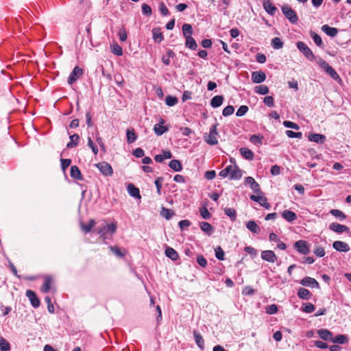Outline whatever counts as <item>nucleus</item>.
I'll return each mask as SVG.
<instances>
[{
    "label": "nucleus",
    "mask_w": 351,
    "mask_h": 351,
    "mask_svg": "<svg viewBox=\"0 0 351 351\" xmlns=\"http://www.w3.org/2000/svg\"><path fill=\"white\" fill-rule=\"evenodd\" d=\"M169 130L167 126L162 125L160 124H156L154 126V131L157 136H161Z\"/></svg>",
    "instance_id": "72a5a7b5"
},
{
    "label": "nucleus",
    "mask_w": 351,
    "mask_h": 351,
    "mask_svg": "<svg viewBox=\"0 0 351 351\" xmlns=\"http://www.w3.org/2000/svg\"><path fill=\"white\" fill-rule=\"evenodd\" d=\"M332 247L336 251L340 252H347L350 250L349 245L341 241H334L332 243Z\"/></svg>",
    "instance_id": "4468645a"
},
{
    "label": "nucleus",
    "mask_w": 351,
    "mask_h": 351,
    "mask_svg": "<svg viewBox=\"0 0 351 351\" xmlns=\"http://www.w3.org/2000/svg\"><path fill=\"white\" fill-rule=\"evenodd\" d=\"M245 184L249 185L254 193H262L259 184L256 182L252 177H246L245 178Z\"/></svg>",
    "instance_id": "1a4fd4ad"
},
{
    "label": "nucleus",
    "mask_w": 351,
    "mask_h": 351,
    "mask_svg": "<svg viewBox=\"0 0 351 351\" xmlns=\"http://www.w3.org/2000/svg\"><path fill=\"white\" fill-rule=\"evenodd\" d=\"M266 79V75L264 72L259 71H254L252 73V81L255 84H260L264 82Z\"/></svg>",
    "instance_id": "dca6fc26"
},
{
    "label": "nucleus",
    "mask_w": 351,
    "mask_h": 351,
    "mask_svg": "<svg viewBox=\"0 0 351 351\" xmlns=\"http://www.w3.org/2000/svg\"><path fill=\"white\" fill-rule=\"evenodd\" d=\"M313 252L318 257H323L325 255V250L321 246H316Z\"/></svg>",
    "instance_id": "e2e57ef3"
},
{
    "label": "nucleus",
    "mask_w": 351,
    "mask_h": 351,
    "mask_svg": "<svg viewBox=\"0 0 351 351\" xmlns=\"http://www.w3.org/2000/svg\"><path fill=\"white\" fill-rule=\"evenodd\" d=\"M10 346L9 342L3 337H0V350L1 351H10Z\"/></svg>",
    "instance_id": "49530a36"
},
{
    "label": "nucleus",
    "mask_w": 351,
    "mask_h": 351,
    "mask_svg": "<svg viewBox=\"0 0 351 351\" xmlns=\"http://www.w3.org/2000/svg\"><path fill=\"white\" fill-rule=\"evenodd\" d=\"M297 47L300 50L301 53L310 61H313L315 60V56L313 54L311 49L304 43L302 41H298L297 43Z\"/></svg>",
    "instance_id": "20e7f679"
},
{
    "label": "nucleus",
    "mask_w": 351,
    "mask_h": 351,
    "mask_svg": "<svg viewBox=\"0 0 351 351\" xmlns=\"http://www.w3.org/2000/svg\"><path fill=\"white\" fill-rule=\"evenodd\" d=\"M286 134L289 138H301L302 137V132H295L292 130H287Z\"/></svg>",
    "instance_id": "13d9d810"
},
{
    "label": "nucleus",
    "mask_w": 351,
    "mask_h": 351,
    "mask_svg": "<svg viewBox=\"0 0 351 351\" xmlns=\"http://www.w3.org/2000/svg\"><path fill=\"white\" fill-rule=\"evenodd\" d=\"M283 125L285 127L288 128H291V129H294V130L300 129V127L298 124H296L295 123H293L292 121H285L283 122Z\"/></svg>",
    "instance_id": "680f3d73"
},
{
    "label": "nucleus",
    "mask_w": 351,
    "mask_h": 351,
    "mask_svg": "<svg viewBox=\"0 0 351 351\" xmlns=\"http://www.w3.org/2000/svg\"><path fill=\"white\" fill-rule=\"evenodd\" d=\"M223 101V97L222 95H216L213 97L210 101V105L213 108L219 107Z\"/></svg>",
    "instance_id": "473e14b6"
},
{
    "label": "nucleus",
    "mask_w": 351,
    "mask_h": 351,
    "mask_svg": "<svg viewBox=\"0 0 351 351\" xmlns=\"http://www.w3.org/2000/svg\"><path fill=\"white\" fill-rule=\"evenodd\" d=\"M234 108L232 106H228L223 110L222 114L224 117H228L233 114Z\"/></svg>",
    "instance_id": "bf43d9fd"
},
{
    "label": "nucleus",
    "mask_w": 351,
    "mask_h": 351,
    "mask_svg": "<svg viewBox=\"0 0 351 351\" xmlns=\"http://www.w3.org/2000/svg\"><path fill=\"white\" fill-rule=\"evenodd\" d=\"M271 46L275 49H279L282 48L283 47V42L282 41L281 38L278 37H275L271 40Z\"/></svg>",
    "instance_id": "a19ab883"
},
{
    "label": "nucleus",
    "mask_w": 351,
    "mask_h": 351,
    "mask_svg": "<svg viewBox=\"0 0 351 351\" xmlns=\"http://www.w3.org/2000/svg\"><path fill=\"white\" fill-rule=\"evenodd\" d=\"M201 230L208 235H211L214 231L213 226L208 222L202 221L199 223Z\"/></svg>",
    "instance_id": "c756f323"
},
{
    "label": "nucleus",
    "mask_w": 351,
    "mask_h": 351,
    "mask_svg": "<svg viewBox=\"0 0 351 351\" xmlns=\"http://www.w3.org/2000/svg\"><path fill=\"white\" fill-rule=\"evenodd\" d=\"M348 341V338L346 335H337L335 337H332L331 341L332 343H337L339 344H344L347 343Z\"/></svg>",
    "instance_id": "e433bc0d"
},
{
    "label": "nucleus",
    "mask_w": 351,
    "mask_h": 351,
    "mask_svg": "<svg viewBox=\"0 0 351 351\" xmlns=\"http://www.w3.org/2000/svg\"><path fill=\"white\" fill-rule=\"evenodd\" d=\"M164 178L162 177H158L155 180L154 184L157 189V193L158 195H161V188Z\"/></svg>",
    "instance_id": "603ef678"
},
{
    "label": "nucleus",
    "mask_w": 351,
    "mask_h": 351,
    "mask_svg": "<svg viewBox=\"0 0 351 351\" xmlns=\"http://www.w3.org/2000/svg\"><path fill=\"white\" fill-rule=\"evenodd\" d=\"M330 213L335 217L336 218H338L339 220H343L346 218V215L340 210L338 209H332L330 210Z\"/></svg>",
    "instance_id": "8fccbe9b"
},
{
    "label": "nucleus",
    "mask_w": 351,
    "mask_h": 351,
    "mask_svg": "<svg viewBox=\"0 0 351 351\" xmlns=\"http://www.w3.org/2000/svg\"><path fill=\"white\" fill-rule=\"evenodd\" d=\"M70 142H69L66 145L67 148H73L78 145V141L80 139V136L78 134H75L69 137Z\"/></svg>",
    "instance_id": "c9c22d12"
},
{
    "label": "nucleus",
    "mask_w": 351,
    "mask_h": 351,
    "mask_svg": "<svg viewBox=\"0 0 351 351\" xmlns=\"http://www.w3.org/2000/svg\"><path fill=\"white\" fill-rule=\"evenodd\" d=\"M263 136L259 134H253L250 137V141L253 144L260 146L263 144Z\"/></svg>",
    "instance_id": "58836bf2"
},
{
    "label": "nucleus",
    "mask_w": 351,
    "mask_h": 351,
    "mask_svg": "<svg viewBox=\"0 0 351 351\" xmlns=\"http://www.w3.org/2000/svg\"><path fill=\"white\" fill-rule=\"evenodd\" d=\"M169 167L175 171H181L182 169V165L180 160H172L169 163Z\"/></svg>",
    "instance_id": "f704fd0d"
},
{
    "label": "nucleus",
    "mask_w": 351,
    "mask_h": 351,
    "mask_svg": "<svg viewBox=\"0 0 351 351\" xmlns=\"http://www.w3.org/2000/svg\"><path fill=\"white\" fill-rule=\"evenodd\" d=\"M230 176V180H239L242 177V171L237 165H228L219 172V176Z\"/></svg>",
    "instance_id": "f257e3e1"
},
{
    "label": "nucleus",
    "mask_w": 351,
    "mask_h": 351,
    "mask_svg": "<svg viewBox=\"0 0 351 351\" xmlns=\"http://www.w3.org/2000/svg\"><path fill=\"white\" fill-rule=\"evenodd\" d=\"M294 248L299 253L306 255L310 253V249L309 246L308 245L307 241L304 240H300L296 241L294 243Z\"/></svg>",
    "instance_id": "6e6552de"
},
{
    "label": "nucleus",
    "mask_w": 351,
    "mask_h": 351,
    "mask_svg": "<svg viewBox=\"0 0 351 351\" xmlns=\"http://www.w3.org/2000/svg\"><path fill=\"white\" fill-rule=\"evenodd\" d=\"M127 142L130 144L137 139V135L133 128L128 129L126 131Z\"/></svg>",
    "instance_id": "2f4dec72"
},
{
    "label": "nucleus",
    "mask_w": 351,
    "mask_h": 351,
    "mask_svg": "<svg viewBox=\"0 0 351 351\" xmlns=\"http://www.w3.org/2000/svg\"><path fill=\"white\" fill-rule=\"evenodd\" d=\"M142 12L146 16H151L152 13L151 7L146 3H143L142 5Z\"/></svg>",
    "instance_id": "0e129e2a"
},
{
    "label": "nucleus",
    "mask_w": 351,
    "mask_h": 351,
    "mask_svg": "<svg viewBox=\"0 0 351 351\" xmlns=\"http://www.w3.org/2000/svg\"><path fill=\"white\" fill-rule=\"evenodd\" d=\"M182 29L183 35L185 38H186V36H191V34H193V28L190 24L184 23L182 25Z\"/></svg>",
    "instance_id": "79ce46f5"
},
{
    "label": "nucleus",
    "mask_w": 351,
    "mask_h": 351,
    "mask_svg": "<svg viewBox=\"0 0 351 351\" xmlns=\"http://www.w3.org/2000/svg\"><path fill=\"white\" fill-rule=\"evenodd\" d=\"M240 153L241 156L247 160H252L254 159V154L252 151L246 147H242L240 149Z\"/></svg>",
    "instance_id": "cd10ccee"
},
{
    "label": "nucleus",
    "mask_w": 351,
    "mask_h": 351,
    "mask_svg": "<svg viewBox=\"0 0 351 351\" xmlns=\"http://www.w3.org/2000/svg\"><path fill=\"white\" fill-rule=\"evenodd\" d=\"M200 215L202 217V218L205 219H208L210 217V213H209L208 210L206 207H202L200 208Z\"/></svg>",
    "instance_id": "338daca9"
},
{
    "label": "nucleus",
    "mask_w": 351,
    "mask_h": 351,
    "mask_svg": "<svg viewBox=\"0 0 351 351\" xmlns=\"http://www.w3.org/2000/svg\"><path fill=\"white\" fill-rule=\"evenodd\" d=\"M298 296L302 300H308L311 297V293L308 289L300 287L298 291Z\"/></svg>",
    "instance_id": "7c9ffc66"
},
{
    "label": "nucleus",
    "mask_w": 351,
    "mask_h": 351,
    "mask_svg": "<svg viewBox=\"0 0 351 351\" xmlns=\"http://www.w3.org/2000/svg\"><path fill=\"white\" fill-rule=\"evenodd\" d=\"M329 228L330 230L337 233H341L349 230L348 227H347L346 226L341 225L335 222L330 223L329 226Z\"/></svg>",
    "instance_id": "a211bd4d"
},
{
    "label": "nucleus",
    "mask_w": 351,
    "mask_h": 351,
    "mask_svg": "<svg viewBox=\"0 0 351 351\" xmlns=\"http://www.w3.org/2000/svg\"><path fill=\"white\" fill-rule=\"evenodd\" d=\"M282 12L290 23L295 24L298 21L296 12L288 5L284 4L282 6Z\"/></svg>",
    "instance_id": "7ed1b4c3"
},
{
    "label": "nucleus",
    "mask_w": 351,
    "mask_h": 351,
    "mask_svg": "<svg viewBox=\"0 0 351 351\" xmlns=\"http://www.w3.org/2000/svg\"><path fill=\"white\" fill-rule=\"evenodd\" d=\"M165 253V255L172 261H177L179 258L178 252L171 247H167Z\"/></svg>",
    "instance_id": "b1692460"
},
{
    "label": "nucleus",
    "mask_w": 351,
    "mask_h": 351,
    "mask_svg": "<svg viewBox=\"0 0 351 351\" xmlns=\"http://www.w3.org/2000/svg\"><path fill=\"white\" fill-rule=\"evenodd\" d=\"M160 215L162 217H165V219H170L172 217V216L174 215V213L171 210H170L169 208H166L165 207H162L161 212H160Z\"/></svg>",
    "instance_id": "09e8293b"
},
{
    "label": "nucleus",
    "mask_w": 351,
    "mask_h": 351,
    "mask_svg": "<svg viewBox=\"0 0 351 351\" xmlns=\"http://www.w3.org/2000/svg\"><path fill=\"white\" fill-rule=\"evenodd\" d=\"M193 337L197 347L203 350L204 348V340L202 336L197 330H194Z\"/></svg>",
    "instance_id": "393cba45"
},
{
    "label": "nucleus",
    "mask_w": 351,
    "mask_h": 351,
    "mask_svg": "<svg viewBox=\"0 0 351 351\" xmlns=\"http://www.w3.org/2000/svg\"><path fill=\"white\" fill-rule=\"evenodd\" d=\"M117 230V225L115 223L104 224L97 229V232L101 237L106 238V234L110 233L114 234Z\"/></svg>",
    "instance_id": "423d86ee"
},
{
    "label": "nucleus",
    "mask_w": 351,
    "mask_h": 351,
    "mask_svg": "<svg viewBox=\"0 0 351 351\" xmlns=\"http://www.w3.org/2000/svg\"><path fill=\"white\" fill-rule=\"evenodd\" d=\"M308 140L318 144H323L326 141V136L321 134H310L308 135Z\"/></svg>",
    "instance_id": "6ab92c4d"
},
{
    "label": "nucleus",
    "mask_w": 351,
    "mask_h": 351,
    "mask_svg": "<svg viewBox=\"0 0 351 351\" xmlns=\"http://www.w3.org/2000/svg\"><path fill=\"white\" fill-rule=\"evenodd\" d=\"M310 35H311L312 39L313 40V41L315 42V43L318 47L324 46L321 37L317 34H316L315 32L311 31Z\"/></svg>",
    "instance_id": "37998d69"
},
{
    "label": "nucleus",
    "mask_w": 351,
    "mask_h": 351,
    "mask_svg": "<svg viewBox=\"0 0 351 351\" xmlns=\"http://www.w3.org/2000/svg\"><path fill=\"white\" fill-rule=\"evenodd\" d=\"M250 199L254 202H258L261 206L267 210L271 208L270 204L267 202V199L265 196L252 195H250Z\"/></svg>",
    "instance_id": "9b49d317"
},
{
    "label": "nucleus",
    "mask_w": 351,
    "mask_h": 351,
    "mask_svg": "<svg viewBox=\"0 0 351 351\" xmlns=\"http://www.w3.org/2000/svg\"><path fill=\"white\" fill-rule=\"evenodd\" d=\"M254 90L258 94L267 95L269 93V88L265 85H260L255 86Z\"/></svg>",
    "instance_id": "de8ad7c7"
},
{
    "label": "nucleus",
    "mask_w": 351,
    "mask_h": 351,
    "mask_svg": "<svg viewBox=\"0 0 351 351\" xmlns=\"http://www.w3.org/2000/svg\"><path fill=\"white\" fill-rule=\"evenodd\" d=\"M322 30L328 36H330L331 37H335L338 34V29L337 28L330 27L328 25H324L322 27Z\"/></svg>",
    "instance_id": "4be33fe9"
},
{
    "label": "nucleus",
    "mask_w": 351,
    "mask_h": 351,
    "mask_svg": "<svg viewBox=\"0 0 351 351\" xmlns=\"http://www.w3.org/2000/svg\"><path fill=\"white\" fill-rule=\"evenodd\" d=\"M186 47L195 50L197 49V43L195 39L191 36H186Z\"/></svg>",
    "instance_id": "ea45409f"
},
{
    "label": "nucleus",
    "mask_w": 351,
    "mask_h": 351,
    "mask_svg": "<svg viewBox=\"0 0 351 351\" xmlns=\"http://www.w3.org/2000/svg\"><path fill=\"white\" fill-rule=\"evenodd\" d=\"M128 191L129 194L134 197L140 199L141 197L140 195V191L134 184H129L128 186Z\"/></svg>",
    "instance_id": "a878e982"
},
{
    "label": "nucleus",
    "mask_w": 351,
    "mask_h": 351,
    "mask_svg": "<svg viewBox=\"0 0 351 351\" xmlns=\"http://www.w3.org/2000/svg\"><path fill=\"white\" fill-rule=\"evenodd\" d=\"M153 39L157 43H160L163 39V35L159 28H154L152 29Z\"/></svg>",
    "instance_id": "c85d7f7f"
},
{
    "label": "nucleus",
    "mask_w": 351,
    "mask_h": 351,
    "mask_svg": "<svg viewBox=\"0 0 351 351\" xmlns=\"http://www.w3.org/2000/svg\"><path fill=\"white\" fill-rule=\"evenodd\" d=\"M263 5L269 14L274 16L276 14L277 8L270 0H264Z\"/></svg>",
    "instance_id": "f3484780"
},
{
    "label": "nucleus",
    "mask_w": 351,
    "mask_h": 351,
    "mask_svg": "<svg viewBox=\"0 0 351 351\" xmlns=\"http://www.w3.org/2000/svg\"><path fill=\"white\" fill-rule=\"evenodd\" d=\"M248 110H249V108L247 106H245V105L241 106L239 108V109L237 110V111L236 112V115L237 117H242L247 113Z\"/></svg>",
    "instance_id": "4d7b16f0"
},
{
    "label": "nucleus",
    "mask_w": 351,
    "mask_h": 351,
    "mask_svg": "<svg viewBox=\"0 0 351 351\" xmlns=\"http://www.w3.org/2000/svg\"><path fill=\"white\" fill-rule=\"evenodd\" d=\"M218 124L212 125L210 128L209 134L204 136L205 141L210 145H215L218 143L217 136L218 132L217 130Z\"/></svg>",
    "instance_id": "f03ea898"
},
{
    "label": "nucleus",
    "mask_w": 351,
    "mask_h": 351,
    "mask_svg": "<svg viewBox=\"0 0 351 351\" xmlns=\"http://www.w3.org/2000/svg\"><path fill=\"white\" fill-rule=\"evenodd\" d=\"M246 228L252 233L258 234L261 231L260 227L254 221H248L246 223Z\"/></svg>",
    "instance_id": "bb28decb"
},
{
    "label": "nucleus",
    "mask_w": 351,
    "mask_h": 351,
    "mask_svg": "<svg viewBox=\"0 0 351 351\" xmlns=\"http://www.w3.org/2000/svg\"><path fill=\"white\" fill-rule=\"evenodd\" d=\"M95 220L91 219L89 220V221L87 224L81 223L80 226H81L82 230L84 232L87 233V232H89L91 231V230L95 226Z\"/></svg>",
    "instance_id": "4c0bfd02"
},
{
    "label": "nucleus",
    "mask_w": 351,
    "mask_h": 351,
    "mask_svg": "<svg viewBox=\"0 0 351 351\" xmlns=\"http://www.w3.org/2000/svg\"><path fill=\"white\" fill-rule=\"evenodd\" d=\"M159 10L163 16H167L169 14L168 8L162 1L159 3Z\"/></svg>",
    "instance_id": "69168bd1"
},
{
    "label": "nucleus",
    "mask_w": 351,
    "mask_h": 351,
    "mask_svg": "<svg viewBox=\"0 0 351 351\" xmlns=\"http://www.w3.org/2000/svg\"><path fill=\"white\" fill-rule=\"evenodd\" d=\"M111 52L116 56H120L123 54V49L117 43H114L110 46Z\"/></svg>",
    "instance_id": "c03bdc74"
},
{
    "label": "nucleus",
    "mask_w": 351,
    "mask_h": 351,
    "mask_svg": "<svg viewBox=\"0 0 351 351\" xmlns=\"http://www.w3.org/2000/svg\"><path fill=\"white\" fill-rule=\"evenodd\" d=\"M51 282V278L49 276H46L45 278L44 283L41 287V291L43 293H47L50 289V285Z\"/></svg>",
    "instance_id": "a18cd8bd"
},
{
    "label": "nucleus",
    "mask_w": 351,
    "mask_h": 351,
    "mask_svg": "<svg viewBox=\"0 0 351 351\" xmlns=\"http://www.w3.org/2000/svg\"><path fill=\"white\" fill-rule=\"evenodd\" d=\"M319 65L323 69L333 80H340V77L335 70L330 66L328 62L322 59H319Z\"/></svg>",
    "instance_id": "39448f33"
},
{
    "label": "nucleus",
    "mask_w": 351,
    "mask_h": 351,
    "mask_svg": "<svg viewBox=\"0 0 351 351\" xmlns=\"http://www.w3.org/2000/svg\"><path fill=\"white\" fill-rule=\"evenodd\" d=\"M302 310L304 313H311L315 311V306L311 303H304L302 306Z\"/></svg>",
    "instance_id": "3c124183"
},
{
    "label": "nucleus",
    "mask_w": 351,
    "mask_h": 351,
    "mask_svg": "<svg viewBox=\"0 0 351 351\" xmlns=\"http://www.w3.org/2000/svg\"><path fill=\"white\" fill-rule=\"evenodd\" d=\"M82 75L83 70L77 66H75L68 77V83L72 84Z\"/></svg>",
    "instance_id": "f8f14e48"
},
{
    "label": "nucleus",
    "mask_w": 351,
    "mask_h": 351,
    "mask_svg": "<svg viewBox=\"0 0 351 351\" xmlns=\"http://www.w3.org/2000/svg\"><path fill=\"white\" fill-rule=\"evenodd\" d=\"M261 258L269 263H274L277 261L278 257L272 250H264L261 252Z\"/></svg>",
    "instance_id": "9d476101"
},
{
    "label": "nucleus",
    "mask_w": 351,
    "mask_h": 351,
    "mask_svg": "<svg viewBox=\"0 0 351 351\" xmlns=\"http://www.w3.org/2000/svg\"><path fill=\"white\" fill-rule=\"evenodd\" d=\"M263 102L268 107H273L274 105V98L271 96H267L264 97Z\"/></svg>",
    "instance_id": "774afa93"
},
{
    "label": "nucleus",
    "mask_w": 351,
    "mask_h": 351,
    "mask_svg": "<svg viewBox=\"0 0 351 351\" xmlns=\"http://www.w3.org/2000/svg\"><path fill=\"white\" fill-rule=\"evenodd\" d=\"M26 296L29 298L30 300L31 304L34 308H38L40 306V300L36 296L34 291L32 290H27L26 291Z\"/></svg>",
    "instance_id": "2eb2a0df"
},
{
    "label": "nucleus",
    "mask_w": 351,
    "mask_h": 351,
    "mask_svg": "<svg viewBox=\"0 0 351 351\" xmlns=\"http://www.w3.org/2000/svg\"><path fill=\"white\" fill-rule=\"evenodd\" d=\"M165 103L169 106H173L178 103V99L176 97L168 95L165 98Z\"/></svg>",
    "instance_id": "864d4df0"
},
{
    "label": "nucleus",
    "mask_w": 351,
    "mask_h": 351,
    "mask_svg": "<svg viewBox=\"0 0 351 351\" xmlns=\"http://www.w3.org/2000/svg\"><path fill=\"white\" fill-rule=\"evenodd\" d=\"M278 309L276 304H271L266 307V313L269 315H273L278 312Z\"/></svg>",
    "instance_id": "052dcab7"
},
{
    "label": "nucleus",
    "mask_w": 351,
    "mask_h": 351,
    "mask_svg": "<svg viewBox=\"0 0 351 351\" xmlns=\"http://www.w3.org/2000/svg\"><path fill=\"white\" fill-rule=\"evenodd\" d=\"M224 212L226 215L230 217L232 221L236 219V211L234 208H224Z\"/></svg>",
    "instance_id": "6e6d98bb"
},
{
    "label": "nucleus",
    "mask_w": 351,
    "mask_h": 351,
    "mask_svg": "<svg viewBox=\"0 0 351 351\" xmlns=\"http://www.w3.org/2000/svg\"><path fill=\"white\" fill-rule=\"evenodd\" d=\"M95 166L104 176H110L113 173L111 165L107 162L97 163Z\"/></svg>",
    "instance_id": "0eeeda50"
},
{
    "label": "nucleus",
    "mask_w": 351,
    "mask_h": 351,
    "mask_svg": "<svg viewBox=\"0 0 351 351\" xmlns=\"http://www.w3.org/2000/svg\"><path fill=\"white\" fill-rule=\"evenodd\" d=\"M319 337L324 341H331L332 333L327 329H319L317 330Z\"/></svg>",
    "instance_id": "aec40b11"
},
{
    "label": "nucleus",
    "mask_w": 351,
    "mask_h": 351,
    "mask_svg": "<svg viewBox=\"0 0 351 351\" xmlns=\"http://www.w3.org/2000/svg\"><path fill=\"white\" fill-rule=\"evenodd\" d=\"M70 175H71V177L73 178V179H75L77 180H83V176L81 173L80 169L75 165L71 166Z\"/></svg>",
    "instance_id": "412c9836"
},
{
    "label": "nucleus",
    "mask_w": 351,
    "mask_h": 351,
    "mask_svg": "<svg viewBox=\"0 0 351 351\" xmlns=\"http://www.w3.org/2000/svg\"><path fill=\"white\" fill-rule=\"evenodd\" d=\"M215 256L218 260H220V261L224 260L225 254H224L223 249L220 246L217 247V248H215Z\"/></svg>",
    "instance_id": "5fc2aeb1"
},
{
    "label": "nucleus",
    "mask_w": 351,
    "mask_h": 351,
    "mask_svg": "<svg viewBox=\"0 0 351 351\" xmlns=\"http://www.w3.org/2000/svg\"><path fill=\"white\" fill-rule=\"evenodd\" d=\"M300 284L304 287H309L311 288H319V285L318 282L313 278L311 277H304L301 281Z\"/></svg>",
    "instance_id": "ddd939ff"
},
{
    "label": "nucleus",
    "mask_w": 351,
    "mask_h": 351,
    "mask_svg": "<svg viewBox=\"0 0 351 351\" xmlns=\"http://www.w3.org/2000/svg\"><path fill=\"white\" fill-rule=\"evenodd\" d=\"M282 217L289 222H292L297 219L296 214L289 210H285L282 213Z\"/></svg>",
    "instance_id": "5701e85b"
}]
</instances>
